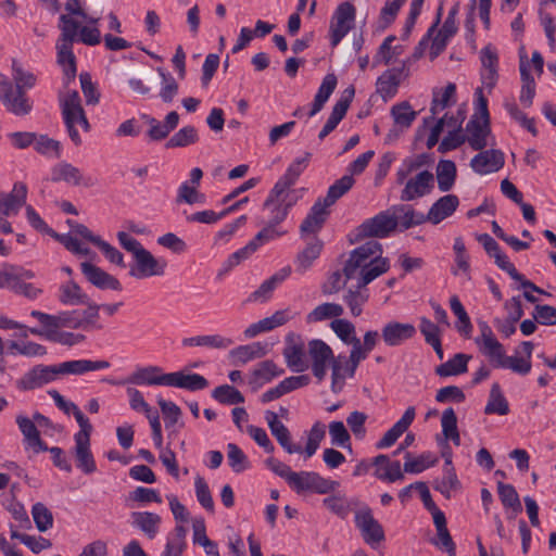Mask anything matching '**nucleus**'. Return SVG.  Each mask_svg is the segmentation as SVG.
<instances>
[{
  "label": "nucleus",
  "instance_id": "nucleus-1",
  "mask_svg": "<svg viewBox=\"0 0 556 556\" xmlns=\"http://www.w3.org/2000/svg\"><path fill=\"white\" fill-rule=\"evenodd\" d=\"M390 269V260L382 256L381 245H357L342 261V274L367 287Z\"/></svg>",
  "mask_w": 556,
  "mask_h": 556
},
{
  "label": "nucleus",
  "instance_id": "nucleus-2",
  "mask_svg": "<svg viewBox=\"0 0 556 556\" xmlns=\"http://www.w3.org/2000/svg\"><path fill=\"white\" fill-rule=\"evenodd\" d=\"M135 386H163L185 389L191 392L204 390L208 381L200 374H186L184 370L164 372L160 366L138 367L126 380Z\"/></svg>",
  "mask_w": 556,
  "mask_h": 556
},
{
  "label": "nucleus",
  "instance_id": "nucleus-3",
  "mask_svg": "<svg viewBox=\"0 0 556 556\" xmlns=\"http://www.w3.org/2000/svg\"><path fill=\"white\" fill-rule=\"evenodd\" d=\"M473 104L475 113L466 126V139L473 150H482L495 143L490 128L488 99L482 88L476 89Z\"/></svg>",
  "mask_w": 556,
  "mask_h": 556
},
{
  "label": "nucleus",
  "instance_id": "nucleus-4",
  "mask_svg": "<svg viewBox=\"0 0 556 556\" xmlns=\"http://www.w3.org/2000/svg\"><path fill=\"white\" fill-rule=\"evenodd\" d=\"M60 38L56 42L58 63L62 66L65 76L72 79L76 75V62L73 53V42L78 34V22L72 16L62 14L60 16Z\"/></svg>",
  "mask_w": 556,
  "mask_h": 556
},
{
  "label": "nucleus",
  "instance_id": "nucleus-5",
  "mask_svg": "<svg viewBox=\"0 0 556 556\" xmlns=\"http://www.w3.org/2000/svg\"><path fill=\"white\" fill-rule=\"evenodd\" d=\"M60 105L68 137L75 146H80L83 140L77 127H81V129L87 132L90 130V124L81 106L78 92L71 90L64 93L60 98Z\"/></svg>",
  "mask_w": 556,
  "mask_h": 556
},
{
  "label": "nucleus",
  "instance_id": "nucleus-6",
  "mask_svg": "<svg viewBox=\"0 0 556 556\" xmlns=\"http://www.w3.org/2000/svg\"><path fill=\"white\" fill-rule=\"evenodd\" d=\"M292 184L278 179L270 191L265 207L271 214V218L276 222L283 220L298 200L302 197L301 189H292Z\"/></svg>",
  "mask_w": 556,
  "mask_h": 556
},
{
  "label": "nucleus",
  "instance_id": "nucleus-7",
  "mask_svg": "<svg viewBox=\"0 0 556 556\" xmlns=\"http://www.w3.org/2000/svg\"><path fill=\"white\" fill-rule=\"evenodd\" d=\"M134 255V263L130 265L129 275L137 279H144L154 276H163L167 262L163 257H155L142 245H123Z\"/></svg>",
  "mask_w": 556,
  "mask_h": 556
},
{
  "label": "nucleus",
  "instance_id": "nucleus-8",
  "mask_svg": "<svg viewBox=\"0 0 556 556\" xmlns=\"http://www.w3.org/2000/svg\"><path fill=\"white\" fill-rule=\"evenodd\" d=\"M397 229V216L391 208L366 219L353 232L355 240L384 239Z\"/></svg>",
  "mask_w": 556,
  "mask_h": 556
},
{
  "label": "nucleus",
  "instance_id": "nucleus-9",
  "mask_svg": "<svg viewBox=\"0 0 556 556\" xmlns=\"http://www.w3.org/2000/svg\"><path fill=\"white\" fill-rule=\"evenodd\" d=\"M288 485L298 494L304 492L328 494L336 491L340 483L326 479L315 471H294Z\"/></svg>",
  "mask_w": 556,
  "mask_h": 556
},
{
  "label": "nucleus",
  "instance_id": "nucleus-10",
  "mask_svg": "<svg viewBox=\"0 0 556 556\" xmlns=\"http://www.w3.org/2000/svg\"><path fill=\"white\" fill-rule=\"evenodd\" d=\"M356 17L355 7L351 2H342L338 5L330 21V42L338 46L341 40L354 27Z\"/></svg>",
  "mask_w": 556,
  "mask_h": 556
},
{
  "label": "nucleus",
  "instance_id": "nucleus-11",
  "mask_svg": "<svg viewBox=\"0 0 556 556\" xmlns=\"http://www.w3.org/2000/svg\"><path fill=\"white\" fill-rule=\"evenodd\" d=\"M307 353L312 362V371L318 382L327 375L328 364L336 361L332 349L320 339H313L307 343Z\"/></svg>",
  "mask_w": 556,
  "mask_h": 556
},
{
  "label": "nucleus",
  "instance_id": "nucleus-12",
  "mask_svg": "<svg viewBox=\"0 0 556 556\" xmlns=\"http://www.w3.org/2000/svg\"><path fill=\"white\" fill-rule=\"evenodd\" d=\"M59 378L58 367L55 365H36L29 369L17 381L20 390L29 391L41 388Z\"/></svg>",
  "mask_w": 556,
  "mask_h": 556
},
{
  "label": "nucleus",
  "instance_id": "nucleus-13",
  "mask_svg": "<svg viewBox=\"0 0 556 556\" xmlns=\"http://www.w3.org/2000/svg\"><path fill=\"white\" fill-rule=\"evenodd\" d=\"M355 526L361 531L364 541L369 544H378L384 541L382 526L372 516L369 507L362 508L355 513Z\"/></svg>",
  "mask_w": 556,
  "mask_h": 556
},
{
  "label": "nucleus",
  "instance_id": "nucleus-14",
  "mask_svg": "<svg viewBox=\"0 0 556 556\" xmlns=\"http://www.w3.org/2000/svg\"><path fill=\"white\" fill-rule=\"evenodd\" d=\"M283 357L287 366L294 372H302L308 368L305 355V345L299 334L290 332L286 337Z\"/></svg>",
  "mask_w": 556,
  "mask_h": 556
},
{
  "label": "nucleus",
  "instance_id": "nucleus-15",
  "mask_svg": "<svg viewBox=\"0 0 556 556\" xmlns=\"http://www.w3.org/2000/svg\"><path fill=\"white\" fill-rule=\"evenodd\" d=\"M30 316L36 318L42 327L81 329L83 324L78 319V309L63 311L55 315L33 309Z\"/></svg>",
  "mask_w": 556,
  "mask_h": 556
},
{
  "label": "nucleus",
  "instance_id": "nucleus-16",
  "mask_svg": "<svg viewBox=\"0 0 556 556\" xmlns=\"http://www.w3.org/2000/svg\"><path fill=\"white\" fill-rule=\"evenodd\" d=\"M442 15V7L438 9L435 23L429 28L427 35L432 38L430 47V53L432 58L438 56L446 47L448 40L456 34L457 26L456 22L452 18H446L440 30H437V26L440 23Z\"/></svg>",
  "mask_w": 556,
  "mask_h": 556
},
{
  "label": "nucleus",
  "instance_id": "nucleus-17",
  "mask_svg": "<svg viewBox=\"0 0 556 556\" xmlns=\"http://www.w3.org/2000/svg\"><path fill=\"white\" fill-rule=\"evenodd\" d=\"M0 102L9 113L15 116L28 115L34 108V102L26 91L13 86L0 93Z\"/></svg>",
  "mask_w": 556,
  "mask_h": 556
},
{
  "label": "nucleus",
  "instance_id": "nucleus-18",
  "mask_svg": "<svg viewBox=\"0 0 556 556\" xmlns=\"http://www.w3.org/2000/svg\"><path fill=\"white\" fill-rule=\"evenodd\" d=\"M406 63L400 67H392L384 71L377 79L376 88L384 101L392 99L399 89L400 84L407 77L405 72Z\"/></svg>",
  "mask_w": 556,
  "mask_h": 556
},
{
  "label": "nucleus",
  "instance_id": "nucleus-19",
  "mask_svg": "<svg viewBox=\"0 0 556 556\" xmlns=\"http://www.w3.org/2000/svg\"><path fill=\"white\" fill-rule=\"evenodd\" d=\"M291 267L285 266L271 275L268 279L264 280L261 286L250 293L247 299L248 303H266L273 298L276 288L281 285L290 275Z\"/></svg>",
  "mask_w": 556,
  "mask_h": 556
},
{
  "label": "nucleus",
  "instance_id": "nucleus-20",
  "mask_svg": "<svg viewBox=\"0 0 556 556\" xmlns=\"http://www.w3.org/2000/svg\"><path fill=\"white\" fill-rule=\"evenodd\" d=\"M27 187L23 182H15L10 192H0V214L5 217L17 215L25 205Z\"/></svg>",
  "mask_w": 556,
  "mask_h": 556
},
{
  "label": "nucleus",
  "instance_id": "nucleus-21",
  "mask_svg": "<svg viewBox=\"0 0 556 556\" xmlns=\"http://www.w3.org/2000/svg\"><path fill=\"white\" fill-rule=\"evenodd\" d=\"M465 119V111L458 106L455 114H452L448 122L446 136L439 144V151L445 153L458 148L465 140L466 136L462 131V124Z\"/></svg>",
  "mask_w": 556,
  "mask_h": 556
},
{
  "label": "nucleus",
  "instance_id": "nucleus-22",
  "mask_svg": "<svg viewBox=\"0 0 556 556\" xmlns=\"http://www.w3.org/2000/svg\"><path fill=\"white\" fill-rule=\"evenodd\" d=\"M433 188V175L428 170H422L416 176L409 178L401 192V200L413 201L430 193Z\"/></svg>",
  "mask_w": 556,
  "mask_h": 556
},
{
  "label": "nucleus",
  "instance_id": "nucleus-23",
  "mask_svg": "<svg viewBox=\"0 0 556 556\" xmlns=\"http://www.w3.org/2000/svg\"><path fill=\"white\" fill-rule=\"evenodd\" d=\"M265 420L267 421L271 434L288 454L302 452V446L300 444L292 443L291 433L289 429L279 420L277 413L273 410H266Z\"/></svg>",
  "mask_w": 556,
  "mask_h": 556
},
{
  "label": "nucleus",
  "instance_id": "nucleus-24",
  "mask_svg": "<svg viewBox=\"0 0 556 556\" xmlns=\"http://www.w3.org/2000/svg\"><path fill=\"white\" fill-rule=\"evenodd\" d=\"M504 153L501 150H485L470 161L472 170L479 175H488L500 170L504 165Z\"/></svg>",
  "mask_w": 556,
  "mask_h": 556
},
{
  "label": "nucleus",
  "instance_id": "nucleus-25",
  "mask_svg": "<svg viewBox=\"0 0 556 556\" xmlns=\"http://www.w3.org/2000/svg\"><path fill=\"white\" fill-rule=\"evenodd\" d=\"M81 273L87 280L99 289L122 290V285L114 276L108 274L92 263L85 261L80 263Z\"/></svg>",
  "mask_w": 556,
  "mask_h": 556
},
{
  "label": "nucleus",
  "instance_id": "nucleus-26",
  "mask_svg": "<svg viewBox=\"0 0 556 556\" xmlns=\"http://www.w3.org/2000/svg\"><path fill=\"white\" fill-rule=\"evenodd\" d=\"M415 334L416 328L413 324L390 321L381 329V338L388 346H399Z\"/></svg>",
  "mask_w": 556,
  "mask_h": 556
},
{
  "label": "nucleus",
  "instance_id": "nucleus-27",
  "mask_svg": "<svg viewBox=\"0 0 556 556\" xmlns=\"http://www.w3.org/2000/svg\"><path fill=\"white\" fill-rule=\"evenodd\" d=\"M520 78L521 87L519 92V103L523 109L531 108L536 93V83L530 74L529 62L526 52L520 53Z\"/></svg>",
  "mask_w": 556,
  "mask_h": 556
},
{
  "label": "nucleus",
  "instance_id": "nucleus-28",
  "mask_svg": "<svg viewBox=\"0 0 556 556\" xmlns=\"http://www.w3.org/2000/svg\"><path fill=\"white\" fill-rule=\"evenodd\" d=\"M354 93L355 91L353 87H349L343 91L341 98L333 105L329 118L327 119L326 124L324 125L323 129L318 135L320 140L326 138L345 116L346 111L354 97Z\"/></svg>",
  "mask_w": 556,
  "mask_h": 556
},
{
  "label": "nucleus",
  "instance_id": "nucleus-29",
  "mask_svg": "<svg viewBox=\"0 0 556 556\" xmlns=\"http://www.w3.org/2000/svg\"><path fill=\"white\" fill-rule=\"evenodd\" d=\"M372 465L376 467L375 477L389 483L403 480L404 473L399 460H391L388 455L379 454L372 458Z\"/></svg>",
  "mask_w": 556,
  "mask_h": 556
},
{
  "label": "nucleus",
  "instance_id": "nucleus-30",
  "mask_svg": "<svg viewBox=\"0 0 556 556\" xmlns=\"http://www.w3.org/2000/svg\"><path fill=\"white\" fill-rule=\"evenodd\" d=\"M329 207L326 202L318 199L311 207L307 216L301 224V232L303 236L316 233L324 225L329 216Z\"/></svg>",
  "mask_w": 556,
  "mask_h": 556
},
{
  "label": "nucleus",
  "instance_id": "nucleus-31",
  "mask_svg": "<svg viewBox=\"0 0 556 556\" xmlns=\"http://www.w3.org/2000/svg\"><path fill=\"white\" fill-rule=\"evenodd\" d=\"M415 407L409 406L406 408L403 416L376 443V447L378 450H382L392 446L412 425L415 419Z\"/></svg>",
  "mask_w": 556,
  "mask_h": 556
},
{
  "label": "nucleus",
  "instance_id": "nucleus-32",
  "mask_svg": "<svg viewBox=\"0 0 556 556\" xmlns=\"http://www.w3.org/2000/svg\"><path fill=\"white\" fill-rule=\"evenodd\" d=\"M59 376L75 375L81 376L89 371L106 369L110 367L108 361L73 359L56 364Z\"/></svg>",
  "mask_w": 556,
  "mask_h": 556
},
{
  "label": "nucleus",
  "instance_id": "nucleus-33",
  "mask_svg": "<svg viewBox=\"0 0 556 556\" xmlns=\"http://www.w3.org/2000/svg\"><path fill=\"white\" fill-rule=\"evenodd\" d=\"M456 85L448 83L444 87L435 88L432 92L431 113L432 118L439 116L442 112L451 109L456 104Z\"/></svg>",
  "mask_w": 556,
  "mask_h": 556
},
{
  "label": "nucleus",
  "instance_id": "nucleus-34",
  "mask_svg": "<svg viewBox=\"0 0 556 556\" xmlns=\"http://www.w3.org/2000/svg\"><path fill=\"white\" fill-rule=\"evenodd\" d=\"M61 328L42 327L29 328V332L34 336L42 337L46 340L66 346H73L85 341L86 337L81 333L61 331Z\"/></svg>",
  "mask_w": 556,
  "mask_h": 556
},
{
  "label": "nucleus",
  "instance_id": "nucleus-35",
  "mask_svg": "<svg viewBox=\"0 0 556 556\" xmlns=\"http://www.w3.org/2000/svg\"><path fill=\"white\" fill-rule=\"evenodd\" d=\"M459 205V199L455 194H446L438 199L429 208L427 222L437 225L453 215Z\"/></svg>",
  "mask_w": 556,
  "mask_h": 556
},
{
  "label": "nucleus",
  "instance_id": "nucleus-36",
  "mask_svg": "<svg viewBox=\"0 0 556 556\" xmlns=\"http://www.w3.org/2000/svg\"><path fill=\"white\" fill-rule=\"evenodd\" d=\"M51 180L54 182H65L70 186H87L81 170L67 162H60L51 168Z\"/></svg>",
  "mask_w": 556,
  "mask_h": 556
},
{
  "label": "nucleus",
  "instance_id": "nucleus-37",
  "mask_svg": "<svg viewBox=\"0 0 556 556\" xmlns=\"http://www.w3.org/2000/svg\"><path fill=\"white\" fill-rule=\"evenodd\" d=\"M16 424L24 437V442L34 450L35 453L46 452L48 445L41 440L40 432L36 424L26 416L18 415Z\"/></svg>",
  "mask_w": 556,
  "mask_h": 556
},
{
  "label": "nucleus",
  "instance_id": "nucleus-38",
  "mask_svg": "<svg viewBox=\"0 0 556 556\" xmlns=\"http://www.w3.org/2000/svg\"><path fill=\"white\" fill-rule=\"evenodd\" d=\"M74 455L76 466L86 475H91L97 470V464L90 450V438L86 439L85 434L74 439Z\"/></svg>",
  "mask_w": 556,
  "mask_h": 556
},
{
  "label": "nucleus",
  "instance_id": "nucleus-39",
  "mask_svg": "<svg viewBox=\"0 0 556 556\" xmlns=\"http://www.w3.org/2000/svg\"><path fill=\"white\" fill-rule=\"evenodd\" d=\"M146 119L150 126L148 136L151 140L160 141L165 139L178 126L179 115L172 111L165 116L164 122L150 116H146Z\"/></svg>",
  "mask_w": 556,
  "mask_h": 556
},
{
  "label": "nucleus",
  "instance_id": "nucleus-40",
  "mask_svg": "<svg viewBox=\"0 0 556 556\" xmlns=\"http://www.w3.org/2000/svg\"><path fill=\"white\" fill-rule=\"evenodd\" d=\"M338 84L337 76L332 73L327 74L318 90L315 94L314 102L312 104V110L308 113V117L315 116L321 109L324 108L325 103L328 101L332 92L334 91Z\"/></svg>",
  "mask_w": 556,
  "mask_h": 556
},
{
  "label": "nucleus",
  "instance_id": "nucleus-41",
  "mask_svg": "<svg viewBox=\"0 0 556 556\" xmlns=\"http://www.w3.org/2000/svg\"><path fill=\"white\" fill-rule=\"evenodd\" d=\"M132 526L138 528L149 539L155 538L159 531L161 517L155 513L150 511H134L131 513Z\"/></svg>",
  "mask_w": 556,
  "mask_h": 556
},
{
  "label": "nucleus",
  "instance_id": "nucleus-42",
  "mask_svg": "<svg viewBox=\"0 0 556 556\" xmlns=\"http://www.w3.org/2000/svg\"><path fill=\"white\" fill-rule=\"evenodd\" d=\"M470 355L457 353L452 358L435 367V374L440 377L458 376L467 372Z\"/></svg>",
  "mask_w": 556,
  "mask_h": 556
},
{
  "label": "nucleus",
  "instance_id": "nucleus-43",
  "mask_svg": "<svg viewBox=\"0 0 556 556\" xmlns=\"http://www.w3.org/2000/svg\"><path fill=\"white\" fill-rule=\"evenodd\" d=\"M369 299V292L366 287H359V282L356 281L354 288H349L343 295V301L350 308L351 314L357 317L363 312L364 304Z\"/></svg>",
  "mask_w": 556,
  "mask_h": 556
},
{
  "label": "nucleus",
  "instance_id": "nucleus-44",
  "mask_svg": "<svg viewBox=\"0 0 556 556\" xmlns=\"http://www.w3.org/2000/svg\"><path fill=\"white\" fill-rule=\"evenodd\" d=\"M396 41L395 36H388L380 45L377 53L374 56V66L384 64L388 65L396 60L403 52L401 45H394Z\"/></svg>",
  "mask_w": 556,
  "mask_h": 556
},
{
  "label": "nucleus",
  "instance_id": "nucleus-45",
  "mask_svg": "<svg viewBox=\"0 0 556 556\" xmlns=\"http://www.w3.org/2000/svg\"><path fill=\"white\" fill-rule=\"evenodd\" d=\"M503 108L505 109L508 116L518 123L521 127L527 129L533 136L538 135V129L534 124L533 118H529L526 113L517 104L516 100L513 97H507L503 101Z\"/></svg>",
  "mask_w": 556,
  "mask_h": 556
},
{
  "label": "nucleus",
  "instance_id": "nucleus-46",
  "mask_svg": "<svg viewBox=\"0 0 556 556\" xmlns=\"http://www.w3.org/2000/svg\"><path fill=\"white\" fill-rule=\"evenodd\" d=\"M232 344L233 341L230 338L220 334L195 336L182 340L184 346H207L218 350H226Z\"/></svg>",
  "mask_w": 556,
  "mask_h": 556
},
{
  "label": "nucleus",
  "instance_id": "nucleus-47",
  "mask_svg": "<svg viewBox=\"0 0 556 556\" xmlns=\"http://www.w3.org/2000/svg\"><path fill=\"white\" fill-rule=\"evenodd\" d=\"M59 301L64 305L88 304L89 298L81 288L74 281L61 285L59 289Z\"/></svg>",
  "mask_w": 556,
  "mask_h": 556
},
{
  "label": "nucleus",
  "instance_id": "nucleus-48",
  "mask_svg": "<svg viewBox=\"0 0 556 556\" xmlns=\"http://www.w3.org/2000/svg\"><path fill=\"white\" fill-rule=\"evenodd\" d=\"M497 494L504 508L511 510L513 515L509 516L508 518H514L517 514L522 511L519 495L513 484L498 481Z\"/></svg>",
  "mask_w": 556,
  "mask_h": 556
},
{
  "label": "nucleus",
  "instance_id": "nucleus-49",
  "mask_svg": "<svg viewBox=\"0 0 556 556\" xmlns=\"http://www.w3.org/2000/svg\"><path fill=\"white\" fill-rule=\"evenodd\" d=\"M508 413L509 404L502 392L501 386L497 382H494L491 387L489 400L484 407V414H497L504 416Z\"/></svg>",
  "mask_w": 556,
  "mask_h": 556
},
{
  "label": "nucleus",
  "instance_id": "nucleus-50",
  "mask_svg": "<svg viewBox=\"0 0 556 556\" xmlns=\"http://www.w3.org/2000/svg\"><path fill=\"white\" fill-rule=\"evenodd\" d=\"M11 76L13 87L22 90H30L37 85V76L31 71L26 70L18 61L13 60L11 65Z\"/></svg>",
  "mask_w": 556,
  "mask_h": 556
},
{
  "label": "nucleus",
  "instance_id": "nucleus-51",
  "mask_svg": "<svg viewBox=\"0 0 556 556\" xmlns=\"http://www.w3.org/2000/svg\"><path fill=\"white\" fill-rule=\"evenodd\" d=\"M156 72L161 78L159 97L164 103L174 101L179 91V85L174 76L163 67H157Z\"/></svg>",
  "mask_w": 556,
  "mask_h": 556
},
{
  "label": "nucleus",
  "instance_id": "nucleus-52",
  "mask_svg": "<svg viewBox=\"0 0 556 556\" xmlns=\"http://www.w3.org/2000/svg\"><path fill=\"white\" fill-rule=\"evenodd\" d=\"M257 248L258 245H243L241 249L230 254L218 270L217 278L222 279L235 267L250 258L257 251Z\"/></svg>",
  "mask_w": 556,
  "mask_h": 556
},
{
  "label": "nucleus",
  "instance_id": "nucleus-53",
  "mask_svg": "<svg viewBox=\"0 0 556 556\" xmlns=\"http://www.w3.org/2000/svg\"><path fill=\"white\" fill-rule=\"evenodd\" d=\"M433 489L439 491L445 498H451L454 492L462 489L454 467L444 468L442 479L434 481Z\"/></svg>",
  "mask_w": 556,
  "mask_h": 556
},
{
  "label": "nucleus",
  "instance_id": "nucleus-54",
  "mask_svg": "<svg viewBox=\"0 0 556 556\" xmlns=\"http://www.w3.org/2000/svg\"><path fill=\"white\" fill-rule=\"evenodd\" d=\"M450 306L453 314L458 318L455 328L462 336L469 338L472 332V324L457 295L451 296Z\"/></svg>",
  "mask_w": 556,
  "mask_h": 556
},
{
  "label": "nucleus",
  "instance_id": "nucleus-55",
  "mask_svg": "<svg viewBox=\"0 0 556 556\" xmlns=\"http://www.w3.org/2000/svg\"><path fill=\"white\" fill-rule=\"evenodd\" d=\"M456 178L455 163L450 160H442L437 165L438 187L442 192L452 189Z\"/></svg>",
  "mask_w": 556,
  "mask_h": 556
},
{
  "label": "nucleus",
  "instance_id": "nucleus-56",
  "mask_svg": "<svg viewBox=\"0 0 556 556\" xmlns=\"http://www.w3.org/2000/svg\"><path fill=\"white\" fill-rule=\"evenodd\" d=\"M267 354V345L261 342H253L247 345H240L231 351L238 363L245 364L252 359L263 357Z\"/></svg>",
  "mask_w": 556,
  "mask_h": 556
},
{
  "label": "nucleus",
  "instance_id": "nucleus-57",
  "mask_svg": "<svg viewBox=\"0 0 556 556\" xmlns=\"http://www.w3.org/2000/svg\"><path fill=\"white\" fill-rule=\"evenodd\" d=\"M283 372L285 370L282 368H278L273 361L266 359L261 362L257 367L253 369L251 383L263 384L270 382L274 378L281 376Z\"/></svg>",
  "mask_w": 556,
  "mask_h": 556
},
{
  "label": "nucleus",
  "instance_id": "nucleus-58",
  "mask_svg": "<svg viewBox=\"0 0 556 556\" xmlns=\"http://www.w3.org/2000/svg\"><path fill=\"white\" fill-rule=\"evenodd\" d=\"M9 352L12 355H22L26 357H41L47 354V348L34 341H10Z\"/></svg>",
  "mask_w": 556,
  "mask_h": 556
},
{
  "label": "nucleus",
  "instance_id": "nucleus-59",
  "mask_svg": "<svg viewBox=\"0 0 556 556\" xmlns=\"http://www.w3.org/2000/svg\"><path fill=\"white\" fill-rule=\"evenodd\" d=\"M157 404L164 415L165 428L169 431L168 438L170 439L176 433L174 428L181 417V409L174 402L166 401L162 397L157 400Z\"/></svg>",
  "mask_w": 556,
  "mask_h": 556
},
{
  "label": "nucleus",
  "instance_id": "nucleus-60",
  "mask_svg": "<svg viewBox=\"0 0 556 556\" xmlns=\"http://www.w3.org/2000/svg\"><path fill=\"white\" fill-rule=\"evenodd\" d=\"M486 254L494 258L495 264L506 271L511 279H521V274L516 269L515 265L509 261L508 256L500 249V245H483Z\"/></svg>",
  "mask_w": 556,
  "mask_h": 556
},
{
  "label": "nucleus",
  "instance_id": "nucleus-61",
  "mask_svg": "<svg viewBox=\"0 0 556 556\" xmlns=\"http://www.w3.org/2000/svg\"><path fill=\"white\" fill-rule=\"evenodd\" d=\"M227 462L231 470L236 473H241L251 467V463L245 453L235 443H228Z\"/></svg>",
  "mask_w": 556,
  "mask_h": 556
},
{
  "label": "nucleus",
  "instance_id": "nucleus-62",
  "mask_svg": "<svg viewBox=\"0 0 556 556\" xmlns=\"http://www.w3.org/2000/svg\"><path fill=\"white\" fill-rule=\"evenodd\" d=\"M391 115L394 124L401 128H408L417 117V112L413 110L408 102H401L392 106Z\"/></svg>",
  "mask_w": 556,
  "mask_h": 556
},
{
  "label": "nucleus",
  "instance_id": "nucleus-63",
  "mask_svg": "<svg viewBox=\"0 0 556 556\" xmlns=\"http://www.w3.org/2000/svg\"><path fill=\"white\" fill-rule=\"evenodd\" d=\"M343 307L337 303H323L306 316L307 323H317L328 318H338L343 314Z\"/></svg>",
  "mask_w": 556,
  "mask_h": 556
},
{
  "label": "nucleus",
  "instance_id": "nucleus-64",
  "mask_svg": "<svg viewBox=\"0 0 556 556\" xmlns=\"http://www.w3.org/2000/svg\"><path fill=\"white\" fill-rule=\"evenodd\" d=\"M321 250L323 245H306L295 257V270L300 274L307 271L313 263L320 256Z\"/></svg>",
  "mask_w": 556,
  "mask_h": 556
}]
</instances>
